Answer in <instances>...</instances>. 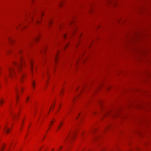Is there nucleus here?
<instances>
[{"instance_id":"f8f14e48","label":"nucleus","mask_w":151,"mask_h":151,"mask_svg":"<svg viewBox=\"0 0 151 151\" xmlns=\"http://www.w3.org/2000/svg\"><path fill=\"white\" fill-rule=\"evenodd\" d=\"M36 23H39L40 22V20H38V19H37L36 20Z\"/></svg>"},{"instance_id":"c756f323","label":"nucleus","mask_w":151,"mask_h":151,"mask_svg":"<svg viewBox=\"0 0 151 151\" xmlns=\"http://www.w3.org/2000/svg\"><path fill=\"white\" fill-rule=\"evenodd\" d=\"M32 1H33V0H32Z\"/></svg>"},{"instance_id":"9d476101","label":"nucleus","mask_w":151,"mask_h":151,"mask_svg":"<svg viewBox=\"0 0 151 151\" xmlns=\"http://www.w3.org/2000/svg\"><path fill=\"white\" fill-rule=\"evenodd\" d=\"M57 57H58V53H57L56 55L55 58V60L56 61L57 60Z\"/></svg>"},{"instance_id":"f257e3e1","label":"nucleus","mask_w":151,"mask_h":151,"mask_svg":"<svg viewBox=\"0 0 151 151\" xmlns=\"http://www.w3.org/2000/svg\"><path fill=\"white\" fill-rule=\"evenodd\" d=\"M20 58L21 60L20 63L14 62L13 65V66H9L8 68L9 75V77L11 78H12L16 74V72L14 69L15 67L16 68L17 70L18 71H20L21 69V63H23V61L21 57Z\"/></svg>"},{"instance_id":"a211bd4d","label":"nucleus","mask_w":151,"mask_h":151,"mask_svg":"<svg viewBox=\"0 0 151 151\" xmlns=\"http://www.w3.org/2000/svg\"><path fill=\"white\" fill-rule=\"evenodd\" d=\"M45 50V48L42 51V52H43V51H44Z\"/></svg>"},{"instance_id":"dca6fc26","label":"nucleus","mask_w":151,"mask_h":151,"mask_svg":"<svg viewBox=\"0 0 151 151\" xmlns=\"http://www.w3.org/2000/svg\"><path fill=\"white\" fill-rule=\"evenodd\" d=\"M66 34H64V35H63V37H64V38L65 37H66Z\"/></svg>"},{"instance_id":"0eeeda50","label":"nucleus","mask_w":151,"mask_h":151,"mask_svg":"<svg viewBox=\"0 0 151 151\" xmlns=\"http://www.w3.org/2000/svg\"><path fill=\"white\" fill-rule=\"evenodd\" d=\"M4 101L3 100H0V105L1 106L4 103Z\"/></svg>"},{"instance_id":"6e6552de","label":"nucleus","mask_w":151,"mask_h":151,"mask_svg":"<svg viewBox=\"0 0 151 151\" xmlns=\"http://www.w3.org/2000/svg\"><path fill=\"white\" fill-rule=\"evenodd\" d=\"M32 86L33 88H34L35 86V82L34 81H32Z\"/></svg>"},{"instance_id":"b1692460","label":"nucleus","mask_w":151,"mask_h":151,"mask_svg":"<svg viewBox=\"0 0 151 151\" xmlns=\"http://www.w3.org/2000/svg\"><path fill=\"white\" fill-rule=\"evenodd\" d=\"M13 117L14 118H15V116L14 115L13 116Z\"/></svg>"},{"instance_id":"4468645a","label":"nucleus","mask_w":151,"mask_h":151,"mask_svg":"<svg viewBox=\"0 0 151 151\" xmlns=\"http://www.w3.org/2000/svg\"><path fill=\"white\" fill-rule=\"evenodd\" d=\"M62 124V123H60V124L59 125L58 127V129H59L60 128Z\"/></svg>"},{"instance_id":"5701e85b","label":"nucleus","mask_w":151,"mask_h":151,"mask_svg":"<svg viewBox=\"0 0 151 151\" xmlns=\"http://www.w3.org/2000/svg\"><path fill=\"white\" fill-rule=\"evenodd\" d=\"M53 122H53V121H52L51 122V123H53Z\"/></svg>"},{"instance_id":"bb28decb","label":"nucleus","mask_w":151,"mask_h":151,"mask_svg":"<svg viewBox=\"0 0 151 151\" xmlns=\"http://www.w3.org/2000/svg\"><path fill=\"white\" fill-rule=\"evenodd\" d=\"M60 6H61V5L60 4Z\"/></svg>"},{"instance_id":"c85d7f7f","label":"nucleus","mask_w":151,"mask_h":151,"mask_svg":"<svg viewBox=\"0 0 151 151\" xmlns=\"http://www.w3.org/2000/svg\"><path fill=\"white\" fill-rule=\"evenodd\" d=\"M9 52H10V51H11V50H10V51H9Z\"/></svg>"},{"instance_id":"20e7f679","label":"nucleus","mask_w":151,"mask_h":151,"mask_svg":"<svg viewBox=\"0 0 151 151\" xmlns=\"http://www.w3.org/2000/svg\"><path fill=\"white\" fill-rule=\"evenodd\" d=\"M75 132H74L72 134V135L70 136V139H73V138L74 136L75 135Z\"/></svg>"},{"instance_id":"1a4fd4ad","label":"nucleus","mask_w":151,"mask_h":151,"mask_svg":"<svg viewBox=\"0 0 151 151\" xmlns=\"http://www.w3.org/2000/svg\"><path fill=\"white\" fill-rule=\"evenodd\" d=\"M15 92L17 93V95H18L17 92H18V89L16 87H15Z\"/></svg>"},{"instance_id":"f03ea898","label":"nucleus","mask_w":151,"mask_h":151,"mask_svg":"<svg viewBox=\"0 0 151 151\" xmlns=\"http://www.w3.org/2000/svg\"><path fill=\"white\" fill-rule=\"evenodd\" d=\"M30 64L31 65V71L32 72L33 71V61L32 60H30Z\"/></svg>"},{"instance_id":"6ab92c4d","label":"nucleus","mask_w":151,"mask_h":151,"mask_svg":"<svg viewBox=\"0 0 151 151\" xmlns=\"http://www.w3.org/2000/svg\"><path fill=\"white\" fill-rule=\"evenodd\" d=\"M62 147H62V146H61L60 147V149H61L62 148Z\"/></svg>"},{"instance_id":"412c9836","label":"nucleus","mask_w":151,"mask_h":151,"mask_svg":"<svg viewBox=\"0 0 151 151\" xmlns=\"http://www.w3.org/2000/svg\"><path fill=\"white\" fill-rule=\"evenodd\" d=\"M43 12H42V13H41V14L42 15H43Z\"/></svg>"},{"instance_id":"393cba45","label":"nucleus","mask_w":151,"mask_h":151,"mask_svg":"<svg viewBox=\"0 0 151 151\" xmlns=\"http://www.w3.org/2000/svg\"><path fill=\"white\" fill-rule=\"evenodd\" d=\"M9 52V51H8V52H7V53H8V52Z\"/></svg>"},{"instance_id":"cd10ccee","label":"nucleus","mask_w":151,"mask_h":151,"mask_svg":"<svg viewBox=\"0 0 151 151\" xmlns=\"http://www.w3.org/2000/svg\"><path fill=\"white\" fill-rule=\"evenodd\" d=\"M1 149L2 150H3V149L2 148H1Z\"/></svg>"},{"instance_id":"a878e982","label":"nucleus","mask_w":151,"mask_h":151,"mask_svg":"<svg viewBox=\"0 0 151 151\" xmlns=\"http://www.w3.org/2000/svg\"><path fill=\"white\" fill-rule=\"evenodd\" d=\"M101 151H103V150H101Z\"/></svg>"},{"instance_id":"423d86ee","label":"nucleus","mask_w":151,"mask_h":151,"mask_svg":"<svg viewBox=\"0 0 151 151\" xmlns=\"http://www.w3.org/2000/svg\"><path fill=\"white\" fill-rule=\"evenodd\" d=\"M8 40L9 42L10 43H12V42L14 41L12 39H11L10 38H8Z\"/></svg>"},{"instance_id":"9b49d317","label":"nucleus","mask_w":151,"mask_h":151,"mask_svg":"<svg viewBox=\"0 0 151 151\" xmlns=\"http://www.w3.org/2000/svg\"><path fill=\"white\" fill-rule=\"evenodd\" d=\"M52 23V21L51 20H50L48 23L49 25L51 24Z\"/></svg>"},{"instance_id":"f3484780","label":"nucleus","mask_w":151,"mask_h":151,"mask_svg":"<svg viewBox=\"0 0 151 151\" xmlns=\"http://www.w3.org/2000/svg\"><path fill=\"white\" fill-rule=\"evenodd\" d=\"M21 91H23V90H23V89L22 88H21Z\"/></svg>"},{"instance_id":"2eb2a0df","label":"nucleus","mask_w":151,"mask_h":151,"mask_svg":"<svg viewBox=\"0 0 151 151\" xmlns=\"http://www.w3.org/2000/svg\"><path fill=\"white\" fill-rule=\"evenodd\" d=\"M38 37H36V38H35V40H38Z\"/></svg>"},{"instance_id":"4be33fe9","label":"nucleus","mask_w":151,"mask_h":151,"mask_svg":"<svg viewBox=\"0 0 151 151\" xmlns=\"http://www.w3.org/2000/svg\"><path fill=\"white\" fill-rule=\"evenodd\" d=\"M4 78L5 80H6V78H7V77H5V78Z\"/></svg>"},{"instance_id":"ddd939ff","label":"nucleus","mask_w":151,"mask_h":151,"mask_svg":"<svg viewBox=\"0 0 151 151\" xmlns=\"http://www.w3.org/2000/svg\"><path fill=\"white\" fill-rule=\"evenodd\" d=\"M29 99V96H27V99L26 100V101L27 102L28 101Z\"/></svg>"},{"instance_id":"39448f33","label":"nucleus","mask_w":151,"mask_h":151,"mask_svg":"<svg viewBox=\"0 0 151 151\" xmlns=\"http://www.w3.org/2000/svg\"><path fill=\"white\" fill-rule=\"evenodd\" d=\"M24 73H22V75H21V78H20V81L21 82H22V79L24 77Z\"/></svg>"},{"instance_id":"7ed1b4c3","label":"nucleus","mask_w":151,"mask_h":151,"mask_svg":"<svg viewBox=\"0 0 151 151\" xmlns=\"http://www.w3.org/2000/svg\"><path fill=\"white\" fill-rule=\"evenodd\" d=\"M4 130L6 132V133H8L9 131V128L7 129L6 127H5L4 129Z\"/></svg>"},{"instance_id":"aec40b11","label":"nucleus","mask_w":151,"mask_h":151,"mask_svg":"<svg viewBox=\"0 0 151 151\" xmlns=\"http://www.w3.org/2000/svg\"><path fill=\"white\" fill-rule=\"evenodd\" d=\"M22 52V51H21V50H19V53H20V52Z\"/></svg>"}]
</instances>
